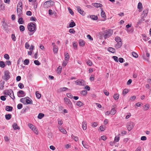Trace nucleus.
<instances>
[{
  "instance_id": "obj_1",
  "label": "nucleus",
  "mask_w": 151,
  "mask_h": 151,
  "mask_svg": "<svg viewBox=\"0 0 151 151\" xmlns=\"http://www.w3.org/2000/svg\"><path fill=\"white\" fill-rule=\"evenodd\" d=\"M4 94L5 95L9 96L13 100H14L15 98L13 91L11 89L5 90L4 91Z\"/></svg>"
},
{
  "instance_id": "obj_2",
  "label": "nucleus",
  "mask_w": 151,
  "mask_h": 151,
  "mask_svg": "<svg viewBox=\"0 0 151 151\" xmlns=\"http://www.w3.org/2000/svg\"><path fill=\"white\" fill-rule=\"evenodd\" d=\"M28 29L30 32H34L36 30V27L35 24L30 23L28 24Z\"/></svg>"
},
{
  "instance_id": "obj_3",
  "label": "nucleus",
  "mask_w": 151,
  "mask_h": 151,
  "mask_svg": "<svg viewBox=\"0 0 151 151\" xmlns=\"http://www.w3.org/2000/svg\"><path fill=\"white\" fill-rule=\"evenodd\" d=\"M10 73L8 70H5L4 75L2 76L3 79L6 81H7L10 78Z\"/></svg>"
},
{
  "instance_id": "obj_4",
  "label": "nucleus",
  "mask_w": 151,
  "mask_h": 151,
  "mask_svg": "<svg viewBox=\"0 0 151 151\" xmlns=\"http://www.w3.org/2000/svg\"><path fill=\"white\" fill-rule=\"evenodd\" d=\"M54 3L52 1H48L45 2L43 4L42 6L44 8H48V7L53 5Z\"/></svg>"
},
{
  "instance_id": "obj_5",
  "label": "nucleus",
  "mask_w": 151,
  "mask_h": 151,
  "mask_svg": "<svg viewBox=\"0 0 151 151\" xmlns=\"http://www.w3.org/2000/svg\"><path fill=\"white\" fill-rule=\"evenodd\" d=\"M112 30L110 29L106 30L104 31L103 34L104 38L106 39L111 36L112 34Z\"/></svg>"
},
{
  "instance_id": "obj_6",
  "label": "nucleus",
  "mask_w": 151,
  "mask_h": 151,
  "mask_svg": "<svg viewBox=\"0 0 151 151\" xmlns=\"http://www.w3.org/2000/svg\"><path fill=\"white\" fill-rule=\"evenodd\" d=\"M134 123L132 122H128L127 124V128L128 131H130L134 127Z\"/></svg>"
},
{
  "instance_id": "obj_7",
  "label": "nucleus",
  "mask_w": 151,
  "mask_h": 151,
  "mask_svg": "<svg viewBox=\"0 0 151 151\" xmlns=\"http://www.w3.org/2000/svg\"><path fill=\"white\" fill-rule=\"evenodd\" d=\"M75 82L76 85L80 86H83L85 84V81L83 80H81V81L78 80Z\"/></svg>"
},
{
  "instance_id": "obj_8",
  "label": "nucleus",
  "mask_w": 151,
  "mask_h": 151,
  "mask_svg": "<svg viewBox=\"0 0 151 151\" xmlns=\"http://www.w3.org/2000/svg\"><path fill=\"white\" fill-rule=\"evenodd\" d=\"M17 96L19 97H22L25 96V93L22 90H20L17 93Z\"/></svg>"
},
{
  "instance_id": "obj_9",
  "label": "nucleus",
  "mask_w": 151,
  "mask_h": 151,
  "mask_svg": "<svg viewBox=\"0 0 151 151\" xmlns=\"http://www.w3.org/2000/svg\"><path fill=\"white\" fill-rule=\"evenodd\" d=\"M64 100L65 101L67 102V104L68 106L70 108H72V104L70 99H69L66 97L64 98Z\"/></svg>"
},
{
  "instance_id": "obj_10",
  "label": "nucleus",
  "mask_w": 151,
  "mask_h": 151,
  "mask_svg": "<svg viewBox=\"0 0 151 151\" xmlns=\"http://www.w3.org/2000/svg\"><path fill=\"white\" fill-rule=\"evenodd\" d=\"M76 7L77 11H78V12L81 14L82 15H84L85 14V12L81 9L80 6H77Z\"/></svg>"
},
{
  "instance_id": "obj_11",
  "label": "nucleus",
  "mask_w": 151,
  "mask_h": 151,
  "mask_svg": "<svg viewBox=\"0 0 151 151\" xmlns=\"http://www.w3.org/2000/svg\"><path fill=\"white\" fill-rule=\"evenodd\" d=\"M148 9H146L143 11V13L142 14V17L144 18L145 17H146L147 16V13L148 12Z\"/></svg>"
},
{
  "instance_id": "obj_12",
  "label": "nucleus",
  "mask_w": 151,
  "mask_h": 151,
  "mask_svg": "<svg viewBox=\"0 0 151 151\" xmlns=\"http://www.w3.org/2000/svg\"><path fill=\"white\" fill-rule=\"evenodd\" d=\"M27 98L29 99H26V104H32V101L29 97H27Z\"/></svg>"
},
{
  "instance_id": "obj_13",
  "label": "nucleus",
  "mask_w": 151,
  "mask_h": 151,
  "mask_svg": "<svg viewBox=\"0 0 151 151\" xmlns=\"http://www.w3.org/2000/svg\"><path fill=\"white\" fill-rule=\"evenodd\" d=\"M12 127L14 130L19 129L20 128L18 126L17 124L14 123L12 125Z\"/></svg>"
},
{
  "instance_id": "obj_14",
  "label": "nucleus",
  "mask_w": 151,
  "mask_h": 151,
  "mask_svg": "<svg viewBox=\"0 0 151 151\" xmlns=\"http://www.w3.org/2000/svg\"><path fill=\"white\" fill-rule=\"evenodd\" d=\"M122 45V42H117V44L115 45V47L116 49H118L120 48Z\"/></svg>"
},
{
  "instance_id": "obj_15",
  "label": "nucleus",
  "mask_w": 151,
  "mask_h": 151,
  "mask_svg": "<svg viewBox=\"0 0 151 151\" xmlns=\"http://www.w3.org/2000/svg\"><path fill=\"white\" fill-rule=\"evenodd\" d=\"M92 4L94 6L97 8L99 7H101L102 6V5L101 4L96 3H93Z\"/></svg>"
},
{
  "instance_id": "obj_16",
  "label": "nucleus",
  "mask_w": 151,
  "mask_h": 151,
  "mask_svg": "<svg viewBox=\"0 0 151 151\" xmlns=\"http://www.w3.org/2000/svg\"><path fill=\"white\" fill-rule=\"evenodd\" d=\"M108 50L112 53H114L115 52V49L112 47H109L108 49Z\"/></svg>"
},
{
  "instance_id": "obj_17",
  "label": "nucleus",
  "mask_w": 151,
  "mask_h": 151,
  "mask_svg": "<svg viewBox=\"0 0 151 151\" xmlns=\"http://www.w3.org/2000/svg\"><path fill=\"white\" fill-rule=\"evenodd\" d=\"M87 123L86 122H82V128L84 130H86V129Z\"/></svg>"
},
{
  "instance_id": "obj_18",
  "label": "nucleus",
  "mask_w": 151,
  "mask_h": 151,
  "mask_svg": "<svg viewBox=\"0 0 151 151\" xmlns=\"http://www.w3.org/2000/svg\"><path fill=\"white\" fill-rule=\"evenodd\" d=\"M13 107L11 106H6V110L8 111H12Z\"/></svg>"
},
{
  "instance_id": "obj_19",
  "label": "nucleus",
  "mask_w": 151,
  "mask_h": 151,
  "mask_svg": "<svg viewBox=\"0 0 151 151\" xmlns=\"http://www.w3.org/2000/svg\"><path fill=\"white\" fill-rule=\"evenodd\" d=\"M79 44L81 46H83L85 44V42L82 40H80L79 41Z\"/></svg>"
},
{
  "instance_id": "obj_20",
  "label": "nucleus",
  "mask_w": 151,
  "mask_h": 151,
  "mask_svg": "<svg viewBox=\"0 0 151 151\" xmlns=\"http://www.w3.org/2000/svg\"><path fill=\"white\" fill-rule=\"evenodd\" d=\"M68 88L66 87H63L60 88L59 92H62L63 91H65L67 90H68Z\"/></svg>"
},
{
  "instance_id": "obj_21",
  "label": "nucleus",
  "mask_w": 151,
  "mask_h": 151,
  "mask_svg": "<svg viewBox=\"0 0 151 151\" xmlns=\"http://www.w3.org/2000/svg\"><path fill=\"white\" fill-rule=\"evenodd\" d=\"M101 14L102 17L103 18H105L106 17L105 12L103 11L102 9L101 8Z\"/></svg>"
},
{
  "instance_id": "obj_22",
  "label": "nucleus",
  "mask_w": 151,
  "mask_h": 151,
  "mask_svg": "<svg viewBox=\"0 0 151 151\" xmlns=\"http://www.w3.org/2000/svg\"><path fill=\"white\" fill-rule=\"evenodd\" d=\"M90 18L93 20H96L98 19V17L97 16H95L94 15H92L90 16Z\"/></svg>"
},
{
  "instance_id": "obj_23",
  "label": "nucleus",
  "mask_w": 151,
  "mask_h": 151,
  "mask_svg": "<svg viewBox=\"0 0 151 151\" xmlns=\"http://www.w3.org/2000/svg\"><path fill=\"white\" fill-rule=\"evenodd\" d=\"M12 117V115L10 114H8L5 115V118L6 119L8 120L10 119Z\"/></svg>"
},
{
  "instance_id": "obj_24",
  "label": "nucleus",
  "mask_w": 151,
  "mask_h": 151,
  "mask_svg": "<svg viewBox=\"0 0 151 151\" xmlns=\"http://www.w3.org/2000/svg\"><path fill=\"white\" fill-rule=\"evenodd\" d=\"M44 116V114L42 113H40L37 116V118L39 119H41Z\"/></svg>"
},
{
  "instance_id": "obj_25",
  "label": "nucleus",
  "mask_w": 151,
  "mask_h": 151,
  "mask_svg": "<svg viewBox=\"0 0 151 151\" xmlns=\"http://www.w3.org/2000/svg\"><path fill=\"white\" fill-rule=\"evenodd\" d=\"M65 60L66 61H68L69 59V56L68 53H66L65 55Z\"/></svg>"
},
{
  "instance_id": "obj_26",
  "label": "nucleus",
  "mask_w": 151,
  "mask_h": 151,
  "mask_svg": "<svg viewBox=\"0 0 151 151\" xmlns=\"http://www.w3.org/2000/svg\"><path fill=\"white\" fill-rule=\"evenodd\" d=\"M120 134H119L118 135V137L116 136L114 138V142H116L119 141L120 139L119 135Z\"/></svg>"
},
{
  "instance_id": "obj_27",
  "label": "nucleus",
  "mask_w": 151,
  "mask_h": 151,
  "mask_svg": "<svg viewBox=\"0 0 151 151\" xmlns=\"http://www.w3.org/2000/svg\"><path fill=\"white\" fill-rule=\"evenodd\" d=\"M5 66L4 63L3 61H0V67L4 68Z\"/></svg>"
},
{
  "instance_id": "obj_28",
  "label": "nucleus",
  "mask_w": 151,
  "mask_h": 151,
  "mask_svg": "<svg viewBox=\"0 0 151 151\" xmlns=\"http://www.w3.org/2000/svg\"><path fill=\"white\" fill-rule=\"evenodd\" d=\"M82 144L83 145V147L86 148V149H88L89 148V146L88 145H87L86 143L84 142V141H82Z\"/></svg>"
},
{
  "instance_id": "obj_29",
  "label": "nucleus",
  "mask_w": 151,
  "mask_h": 151,
  "mask_svg": "<svg viewBox=\"0 0 151 151\" xmlns=\"http://www.w3.org/2000/svg\"><path fill=\"white\" fill-rule=\"evenodd\" d=\"M62 70V67L60 66H59L57 69V72L58 73H60Z\"/></svg>"
},
{
  "instance_id": "obj_30",
  "label": "nucleus",
  "mask_w": 151,
  "mask_h": 151,
  "mask_svg": "<svg viewBox=\"0 0 151 151\" xmlns=\"http://www.w3.org/2000/svg\"><path fill=\"white\" fill-rule=\"evenodd\" d=\"M18 22L20 24H22L24 22V21L23 20V18L22 17L20 18L18 20Z\"/></svg>"
},
{
  "instance_id": "obj_31",
  "label": "nucleus",
  "mask_w": 151,
  "mask_h": 151,
  "mask_svg": "<svg viewBox=\"0 0 151 151\" xmlns=\"http://www.w3.org/2000/svg\"><path fill=\"white\" fill-rule=\"evenodd\" d=\"M35 94L36 95V97L38 99H40L41 97V95L39 93L38 91H36Z\"/></svg>"
},
{
  "instance_id": "obj_32",
  "label": "nucleus",
  "mask_w": 151,
  "mask_h": 151,
  "mask_svg": "<svg viewBox=\"0 0 151 151\" xmlns=\"http://www.w3.org/2000/svg\"><path fill=\"white\" fill-rule=\"evenodd\" d=\"M145 19H143V18L142 17V18L140 19L137 22V25L138 26L141 23L144 21Z\"/></svg>"
},
{
  "instance_id": "obj_33",
  "label": "nucleus",
  "mask_w": 151,
  "mask_h": 151,
  "mask_svg": "<svg viewBox=\"0 0 151 151\" xmlns=\"http://www.w3.org/2000/svg\"><path fill=\"white\" fill-rule=\"evenodd\" d=\"M113 98L115 100H118L119 98V95L118 94H114Z\"/></svg>"
},
{
  "instance_id": "obj_34",
  "label": "nucleus",
  "mask_w": 151,
  "mask_h": 151,
  "mask_svg": "<svg viewBox=\"0 0 151 151\" xmlns=\"http://www.w3.org/2000/svg\"><path fill=\"white\" fill-rule=\"evenodd\" d=\"M115 40L117 42H122V40L119 37H116L115 38Z\"/></svg>"
},
{
  "instance_id": "obj_35",
  "label": "nucleus",
  "mask_w": 151,
  "mask_h": 151,
  "mask_svg": "<svg viewBox=\"0 0 151 151\" xmlns=\"http://www.w3.org/2000/svg\"><path fill=\"white\" fill-rule=\"evenodd\" d=\"M116 112V111L115 110L114 108H112V109L110 111L111 114L112 115H114L115 114Z\"/></svg>"
},
{
  "instance_id": "obj_36",
  "label": "nucleus",
  "mask_w": 151,
  "mask_h": 151,
  "mask_svg": "<svg viewBox=\"0 0 151 151\" xmlns=\"http://www.w3.org/2000/svg\"><path fill=\"white\" fill-rule=\"evenodd\" d=\"M27 98H22L20 99V101L21 102L23 103L24 104H26V99Z\"/></svg>"
},
{
  "instance_id": "obj_37",
  "label": "nucleus",
  "mask_w": 151,
  "mask_h": 151,
  "mask_svg": "<svg viewBox=\"0 0 151 151\" xmlns=\"http://www.w3.org/2000/svg\"><path fill=\"white\" fill-rule=\"evenodd\" d=\"M59 130L61 132H63L64 134H66L67 133L66 131L63 128H62L61 127H60L59 128Z\"/></svg>"
},
{
  "instance_id": "obj_38",
  "label": "nucleus",
  "mask_w": 151,
  "mask_h": 151,
  "mask_svg": "<svg viewBox=\"0 0 151 151\" xmlns=\"http://www.w3.org/2000/svg\"><path fill=\"white\" fill-rule=\"evenodd\" d=\"M75 26L76 24L73 21L71 22L69 25V26L70 27H73Z\"/></svg>"
},
{
  "instance_id": "obj_39",
  "label": "nucleus",
  "mask_w": 151,
  "mask_h": 151,
  "mask_svg": "<svg viewBox=\"0 0 151 151\" xmlns=\"http://www.w3.org/2000/svg\"><path fill=\"white\" fill-rule=\"evenodd\" d=\"M19 29L21 32H23L25 30V27L23 25H20L19 26Z\"/></svg>"
},
{
  "instance_id": "obj_40",
  "label": "nucleus",
  "mask_w": 151,
  "mask_h": 151,
  "mask_svg": "<svg viewBox=\"0 0 151 151\" xmlns=\"http://www.w3.org/2000/svg\"><path fill=\"white\" fill-rule=\"evenodd\" d=\"M53 52L55 53H57L58 51V48L57 46H55V47H53Z\"/></svg>"
},
{
  "instance_id": "obj_41",
  "label": "nucleus",
  "mask_w": 151,
  "mask_h": 151,
  "mask_svg": "<svg viewBox=\"0 0 151 151\" xmlns=\"http://www.w3.org/2000/svg\"><path fill=\"white\" fill-rule=\"evenodd\" d=\"M21 7V8L22 7V3L21 1H19L17 4V7Z\"/></svg>"
},
{
  "instance_id": "obj_42",
  "label": "nucleus",
  "mask_w": 151,
  "mask_h": 151,
  "mask_svg": "<svg viewBox=\"0 0 151 151\" xmlns=\"http://www.w3.org/2000/svg\"><path fill=\"white\" fill-rule=\"evenodd\" d=\"M71 137L76 141H77L78 140V138L77 137L75 136L73 134L72 135Z\"/></svg>"
},
{
  "instance_id": "obj_43",
  "label": "nucleus",
  "mask_w": 151,
  "mask_h": 151,
  "mask_svg": "<svg viewBox=\"0 0 151 151\" xmlns=\"http://www.w3.org/2000/svg\"><path fill=\"white\" fill-rule=\"evenodd\" d=\"M4 82L3 81L1 83V86L0 87V89L1 90H3L4 87Z\"/></svg>"
},
{
  "instance_id": "obj_44",
  "label": "nucleus",
  "mask_w": 151,
  "mask_h": 151,
  "mask_svg": "<svg viewBox=\"0 0 151 151\" xmlns=\"http://www.w3.org/2000/svg\"><path fill=\"white\" fill-rule=\"evenodd\" d=\"M28 126L29 127L32 129V130H33L34 128H34V126L32 125V124L30 123H29L28 124Z\"/></svg>"
},
{
  "instance_id": "obj_45",
  "label": "nucleus",
  "mask_w": 151,
  "mask_h": 151,
  "mask_svg": "<svg viewBox=\"0 0 151 151\" xmlns=\"http://www.w3.org/2000/svg\"><path fill=\"white\" fill-rule=\"evenodd\" d=\"M137 8L139 9L142 8V5L141 3L139 2L138 4Z\"/></svg>"
},
{
  "instance_id": "obj_46",
  "label": "nucleus",
  "mask_w": 151,
  "mask_h": 151,
  "mask_svg": "<svg viewBox=\"0 0 151 151\" xmlns=\"http://www.w3.org/2000/svg\"><path fill=\"white\" fill-rule=\"evenodd\" d=\"M148 106L149 105L147 104H146L143 106V109L145 110H146L149 109V107Z\"/></svg>"
},
{
  "instance_id": "obj_47",
  "label": "nucleus",
  "mask_w": 151,
  "mask_h": 151,
  "mask_svg": "<svg viewBox=\"0 0 151 151\" xmlns=\"http://www.w3.org/2000/svg\"><path fill=\"white\" fill-rule=\"evenodd\" d=\"M76 105L79 106H82L83 103L81 101H78L76 104Z\"/></svg>"
},
{
  "instance_id": "obj_48",
  "label": "nucleus",
  "mask_w": 151,
  "mask_h": 151,
  "mask_svg": "<svg viewBox=\"0 0 151 151\" xmlns=\"http://www.w3.org/2000/svg\"><path fill=\"white\" fill-rule=\"evenodd\" d=\"M18 86L21 89H22L24 87V86L23 84L21 83H19L18 84Z\"/></svg>"
},
{
  "instance_id": "obj_49",
  "label": "nucleus",
  "mask_w": 151,
  "mask_h": 151,
  "mask_svg": "<svg viewBox=\"0 0 151 151\" xmlns=\"http://www.w3.org/2000/svg\"><path fill=\"white\" fill-rule=\"evenodd\" d=\"M132 54L134 57L135 58H137L138 57V55L135 52H132Z\"/></svg>"
},
{
  "instance_id": "obj_50",
  "label": "nucleus",
  "mask_w": 151,
  "mask_h": 151,
  "mask_svg": "<svg viewBox=\"0 0 151 151\" xmlns=\"http://www.w3.org/2000/svg\"><path fill=\"white\" fill-rule=\"evenodd\" d=\"M68 9L70 13L72 15H73L74 14V13L73 11L71 10V9L70 8V7H69L68 8Z\"/></svg>"
},
{
  "instance_id": "obj_51",
  "label": "nucleus",
  "mask_w": 151,
  "mask_h": 151,
  "mask_svg": "<svg viewBox=\"0 0 151 151\" xmlns=\"http://www.w3.org/2000/svg\"><path fill=\"white\" fill-rule=\"evenodd\" d=\"M34 129L33 130H32L34 132L37 134H38V132L37 131V129L34 126V128L33 127Z\"/></svg>"
},
{
  "instance_id": "obj_52",
  "label": "nucleus",
  "mask_w": 151,
  "mask_h": 151,
  "mask_svg": "<svg viewBox=\"0 0 151 151\" xmlns=\"http://www.w3.org/2000/svg\"><path fill=\"white\" fill-rule=\"evenodd\" d=\"M73 47L75 49H77V44L76 42H73Z\"/></svg>"
},
{
  "instance_id": "obj_53",
  "label": "nucleus",
  "mask_w": 151,
  "mask_h": 151,
  "mask_svg": "<svg viewBox=\"0 0 151 151\" xmlns=\"http://www.w3.org/2000/svg\"><path fill=\"white\" fill-rule=\"evenodd\" d=\"M98 124L97 122H94L92 124L91 126L93 127H96L97 126Z\"/></svg>"
},
{
  "instance_id": "obj_54",
  "label": "nucleus",
  "mask_w": 151,
  "mask_h": 151,
  "mask_svg": "<svg viewBox=\"0 0 151 151\" xmlns=\"http://www.w3.org/2000/svg\"><path fill=\"white\" fill-rule=\"evenodd\" d=\"M11 37L12 40L14 41H16V37L14 34H12V35Z\"/></svg>"
},
{
  "instance_id": "obj_55",
  "label": "nucleus",
  "mask_w": 151,
  "mask_h": 151,
  "mask_svg": "<svg viewBox=\"0 0 151 151\" xmlns=\"http://www.w3.org/2000/svg\"><path fill=\"white\" fill-rule=\"evenodd\" d=\"M4 57L7 60H8L9 58V55L7 54H5L4 55Z\"/></svg>"
},
{
  "instance_id": "obj_56",
  "label": "nucleus",
  "mask_w": 151,
  "mask_h": 151,
  "mask_svg": "<svg viewBox=\"0 0 151 151\" xmlns=\"http://www.w3.org/2000/svg\"><path fill=\"white\" fill-rule=\"evenodd\" d=\"M2 22H3V26H4V27H6V26L7 24L5 22L4 19H3Z\"/></svg>"
},
{
  "instance_id": "obj_57",
  "label": "nucleus",
  "mask_w": 151,
  "mask_h": 151,
  "mask_svg": "<svg viewBox=\"0 0 151 151\" xmlns=\"http://www.w3.org/2000/svg\"><path fill=\"white\" fill-rule=\"evenodd\" d=\"M29 60L26 59L24 61V64L26 65H27L29 64Z\"/></svg>"
},
{
  "instance_id": "obj_58",
  "label": "nucleus",
  "mask_w": 151,
  "mask_h": 151,
  "mask_svg": "<svg viewBox=\"0 0 151 151\" xmlns=\"http://www.w3.org/2000/svg\"><path fill=\"white\" fill-rule=\"evenodd\" d=\"M112 58L114 59V60L116 62H118V58L116 56H113L112 57Z\"/></svg>"
},
{
  "instance_id": "obj_59",
  "label": "nucleus",
  "mask_w": 151,
  "mask_h": 151,
  "mask_svg": "<svg viewBox=\"0 0 151 151\" xmlns=\"http://www.w3.org/2000/svg\"><path fill=\"white\" fill-rule=\"evenodd\" d=\"M34 63L35 65H40V63L37 60H34Z\"/></svg>"
},
{
  "instance_id": "obj_60",
  "label": "nucleus",
  "mask_w": 151,
  "mask_h": 151,
  "mask_svg": "<svg viewBox=\"0 0 151 151\" xmlns=\"http://www.w3.org/2000/svg\"><path fill=\"white\" fill-rule=\"evenodd\" d=\"M66 95L67 96L68 98H70L71 99L73 98V96L70 93H67Z\"/></svg>"
},
{
  "instance_id": "obj_61",
  "label": "nucleus",
  "mask_w": 151,
  "mask_h": 151,
  "mask_svg": "<svg viewBox=\"0 0 151 151\" xmlns=\"http://www.w3.org/2000/svg\"><path fill=\"white\" fill-rule=\"evenodd\" d=\"M6 97V96H1L0 97V99L1 100L3 101H5L6 99L5 97Z\"/></svg>"
},
{
  "instance_id": "obj_62",
  "label": "nucleus",
  "mask_w": 151,
  "mask_h": 151,
  "mask_svg": "<svg viewBox=\"0 0 151 151\" xmlns=\"http://www.w3.org/2000/svg\"><path fill=\"white\" fill-rule=\"evenodd\" d=\"M69 32L70 33H75L76 31L73 29H70L69 30Z\"/></svg>"
},
{
  "instance_id": "obj_63",
  "label": "nucleus",
  "mask_w": 151,
  "mask_h": 151,
  "mask_svg": "<svg viewBox=\"0 0 151 151\" xmlns=\"http://www.w3.org/2000/svg\"><path fill=\"white\" fill-rule=\"evenodd\" d=\"M22 105L21 104H19L17 105V108L18 109H21L22 108Z\"/></svg>"
},
{
  "instance_id": "obj_64",
  "label": "nucleus",
  "mask_w": 151,
  "mask_h": 151,
  "mask_svg": "<svg viewBox=\"0 0 151 151\" xmlns=\"http://www.w3.org/2000/svg\"><path fill=\"white\" fill-rule=\"evenodd\" d=\"M87 64L89 65V66H91L92 65V63L91 62V61L89 60H88L87 62Z\"/></svg>"
}]
</instances>
